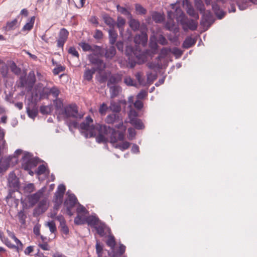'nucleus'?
<instances>
[{
    "mask_svg": "<svg viewBox=\"0 0 257 257\" xmlns=\"http://www.w3.org/2000/svg\"><path fill=\"white\" fill-rule=\"evenodd\" d=\"M68 53L69 54L71 55L72 56H73L74 57H76L78 59L79 57V54L78 51H77L76 48L73 46L70 47L68 49Z\"/></svg>",
    "mask_w": 257,
    "mask_h": 257,
    "instance_id": "864d4df0",
    "label": "nucleus"
},
{
    "mask_svg": "<svg viewBox=\"0 0 257 257\" xmlns=\"http://www.w3.org/2000/svg\"><path fill=\"white\" fill-rule=\"evenodd\" d=\"M105 227V224L101 222L94 227L97 234L101 237L104 236L105 234L104 232Z\"/></svg>",
    "mask_w": 257,
    "mask_h": 257,
    "instance_id": "c756f323",
    "label": "nucleus"
},
{
    "mask_svg": "<svg viewBox=\"0 0 257 257\" xmlns=\"http://www.w3.org/2000/svg\"><path fill=\"white\" fill-rule=\"evenodd\" d=\"M35 21V17H32L29 20L28 22L24 26L22 31L23 32L30 31L32 29L34 26V24Z\"/></svg>",
    "mask_w": 257,
    "mask_h": 257,
    "instance_id": "cd10ccee",
    "label": "nucleus"
},
{
    "mask_svg": "<svg viewBox=\"0 0 257 257\" xmlns=\"http://www.w3.org/2000/svg\"><path fill=\"white\" fill-rule=\"evenodd\" d=\"M212 8L214 14L219 19H221L224 17L225 13L223 10L220 9L218 4L216 3L212 4Z\"/></svg>",
    "mask_w": 257,
    "mask_h": 257,
    "instance_id": "4be33fe9",
    "label": "nucleus"
},
{
    "mask_svg": "<svg viewBox=\"0 0 257 257\" xmlns=\"http://www.w3.org/2000/svg\"><path fill=\"white\" fill-rule=\"evenodd\" d=\"M110 89V93L111 97L117 96L119 92L120 87L118 86L113 85L108 87Z\"/></svg>",
    "mask_w": 257,
    "mask_h": 257,
    "instance_id": "58836bf2",
    "label": "nucleus"
},
{
    "mask_svg": "<svg viewBox=\"0 0 257 257\" xmlns=\"http://www.w3.org/2000/svg\"><path fill=\"white\" fill-rule=\"evenodd\" d=\"M131 144L127 141L123 142L121 143L116 144L114 146L115 148L119 149L121 151H124L127 149L130 146Z\"/></svg>",
    "mask_w": 257,
    "mask_h": 257,
    "instance_id": "79ce46f5",
    "label": "nucleus"
},
{
    "mask_svg": "<svg viewBox=\"0 0 257 257\" xmlns=\"http://www.w3.org/2000/svg\"><path fill=\"white\" fill-rule=\"evenodd\" d=\"M117 11L120 13V14L127 17L128 18H131L132 15L125 8L120 6L119 5H116Z\"/></svg>",
    "mask_w": 257,
    "mask_h": 257,
    "instance_id": "f704fd0d",
    "label": "nucleus"
},
{
    "mask_svg": "<svg viewBox=\"0 0 257 257\" xmlns=\"http://www.w3.org/2000/svg\"><path fill=\"white\" fill-rule=\"evenodd\" d=\"M92 122V118L90 116H87L85 118V121L80 124V129L86 131V132L83 133V135L86 138L94 137L96 135L95 132L96 124L95 125H91L90 123Z\"/></svg>",
    "mask_w": 257,
    "mask_h": 257,
    "instance_id": "20e7f679",
    "label": "nucleus"
},
{
    "mask_svg": "<svg viewBox=\"0 0 257 257\" xmlns=\"http://www.w3.org/2000/svg\"><path fill=\"white\" fill-rule=\"evenodd\" d=\"M130 123L137 130H143L145 128V125L142 121L139 119H132Z\"/></svg>",
    "mask_w": 257,
    "mask_h": 257,
    "instance_id": "c85d7f7f",
    "label": "nucleus"
},
{
    "mask_svg": "<svg viewBox=\"0 0 257 257\" xmlns=\"http://www.w3.org/2000/svg\"><path fill=\"white\" fill-rule=\"evenodd\" d=\"M195 6L201 14L204 13L205 11L204 5L202 0H195Z\"/></svg>",
    "mask_w": 257,
    "mask_h": 257,
    "instance_id": "e433bc0d",
    "label": "nucleus"
},
{
    "mask_svg": "<svg viewBox=\"0 0 257 257\" xmlns=\"http://www.w3.org/2000/svg\"><path fill=\"white\" fill-rule=\"evenodd\" d=\"M105 122L108 124H114L115 127L120 128L123 126L122 118L121 115L118 113H111L108 115L105 119Z\"/></svg>",
    "mask_w": 257,
    "mask_h": 257,
    "instance_id": "9d476101",
    "label": "nucleus"
},
{
    "mask_svg": "<svg viewBox=\"0 0 257 257\" xmlns=\"http://www.w3.org/2000/svg\"><path fill=\"white\" fill-rule=\"evenodd\" d=\"M35 190V187L33 183H29L24 187V191L25 193H31Z\"/></svg>",
    "mask_w": 257,
    "mask_h": 257,
    "instance_id": "6e6d98bb",
    "label": "nucleus"
},
{
    "mask_svg": "<svg viewBox=\"0 0 257 257\" xmlns=\"http://www.w3.org/2000/svg\"><path fill=\"white\" fill-rule=\"evenodd\" d=\"M79 45L81 47L84 52L90 51L91 50V46L86 42H81Z\"/></svg>",
    "mask_w": 257,
    "mask_h": 257,
    "instance_id": "13d9d810",
    "label": "nucleus"
},
{
    "mask_svg": "<svg viewBox=\"0 0 257 257\" xmlns=\"http://www.w3.org/2000/svg\"><path fill=\"white\" fill-rule=\"evenodd\" d=\"M108 35L109 43L111 45H113L116 42L118 36L116 32L114 30V28L109 29Z\"/></svg>",
    "mask_w": 257,
    "mask_h": 257,
    "instance_id": "a878e982",
    "label": "nucleus"
},
{
    "mask_svg": "<svg viewBox=\"0 0 257 257\" xmlns=\"http://www.w3.org/2000/svg\"><path fill=\"white\" fill-rule=\"evenodd\" d=\"M86 221L88 225L91 227H94L100 223L99 218L96 215H90L88 216Z\"/></svg>",
    "mask_w": 257,
    "mask_h": 257,
    "instance_id": "b1692460",
    "label": "nucleus"
},
{
    "mask_svg": "<svg viewBox=\"0 0 257 257\" xmlns=\"http://www.w3.org/2000/svg\"><path fill=\"white\" fill-rule=\"evenodd\" d=\"M169 52L178 58L180 57L183 54L182 51L177 47H174L172 49L169 48Z\"/></svg>",
    "mask_w": 257,
    "mask_h": 257,
    "instance_id": "3c124183",
    "label": "nucleus"
},
{
    "mask_svg": "<svg viewBox=\"0 0 257 257\" xmlns=\"http://www.w3.org/2000/svg\"><path fill=\"white\" fill-rule=\"evenodd\" d=\"M202 16L200 21V25L203 28L206 27V30H207L209 27L214 22V19L210 11H207L206 13H201Z\"/></svg>",
    "mask_w": 257,
    "mask_h": 257,
    "instance_id": "f8f14e48",
    "label": "nucleus"
},
{
    "mask_svg": "<svg viewBox=\"0 0 257 257\" xmlns=\"http://www.w3.org/2000/svg\"><path fill=\"white\" fill-rule=\"evenodd\" d=\"M46 172H47L48 175L50 173L49 170L47 169L46 166L44 164L40 165L37 168V173L39 175H42Z\"/></svg>",
    "mask_w": 257,
    "mask_h": 257,
    "instance_id": "de8ad7c7",
    "label": "nucleus"
},
{
    "mask_svg": "<svg viewBox=\"0 0 257 257\" xmlns=\"http://www.w3.org/2000/svg\"><path fill=\"white\" fill-rule=\"evenodd\" d=\"M47 226L49 227L50 231L51 233H54L56 231V226L55 222L53 221H49L47 223Z\"/></svg>",
    "mask_w": 257,
    "mask_h": 257,
    "instance_id": "e2e57ef3",
    "label": "nucleus"
},
{
    "mask_svg": "<svg viewBox=\"0 0 257 257\" xmlns=\"http://www.w3.org/2000/svg\"><path fill=\"white\" fill-rule=\"evenodd\" d=\"M36 81L35 74L34 71H31L27 76L26 72L24 71L19 77L17 82L18 87L24 88L28 87L31 90L34 86Z\"/></svg>",
    "mask_w": 257,
    "mask_h": 257,
    "instance_id": "7ed1b4c3",
    "label": "nucleus"
},
{
    "mask_svg": "<svg viewBox=\"0 0 257 257\" xmlns=\"http://www.w3.org/2000/svg\"><path fill=\"white\" fill-rule=\"evenodd\" d=\"M135 10L139 15H145L147 13V10L144 8L141 5L139 4H136L135 6Z\"/></svg>",
    "mask_w": 257,
    "mask_h": 257,
    "instance_id": "37998d69",
    "label": "nucleus"
},
{
    "mask_svg": "<svg viewBox=\"0 0 257 257\" xmlns=\"http://www.w3.org/2000/svg\"><path fill=\"white\" fill-rule=\"evenodd\" d=\"M109 108L113 112H115L116 113H119L121 110L120 105L114 101L110 103Z\"/></svg>",
    "mask_w": 257,
    "mask_h": 257,
    "instance_id": "4c0bfd02",
    "label": "nucleus"
},
{
    "mask_svg": "<svg viewBox=\"0 0 257 257\" xmlns=\"http://www.w3.org/2000/svg\"><path fill=\"white\" fill-rule=\"evenodd\" d=\"M50 92H51V94L52 95V96L56 98H57L60 91L59 89L55 86H53L51 88H50Z\"/></svg>",
    "mask_w": 257,
    "mask_h": 257,
    "instance_id": "5fc2aeb1",
    "label": "nucleus"
},
{
    "mask_svg": "<svg viewBox=\"0 0 257 257\" xmlns=\"http://www.w3.org/2000/svg\"><path fill=\"white\" fill-rule=\"evenodd\" d=\"M64 195L57 192H55L54 195V202H59V203H62Z\"/></svg>",
    "mask_w": 257,
    "mask_h": 257,
    "instance_id": "052dcab7",
    "label": "nucleus"
},
{
    "mask_svg": "<svg viewBox=\"0 0 257 257\" xmlns=\"http://www.w3.org/2000/svg\"><path fill=\"white\" fill-rule=\"evenodd\" d=\"M95 70L91 68V69L87 68L85 69L83 74V78L88 81L92 80L93 74L95 73Z\"/></svg>",
    "mask_w": 257,
    "mask_h": 257,
    "instance_id": "bb28decb",
    "label": "nucleus"
},
{
    "mask_svg": "<svg viewBox=\"0 0 257 257\" xmlns=\"http://www.w3.org/2000/svg\"><path fill=\"white\" fill-rule=\"evenodd\" d=\"M125 246L123 244L120 243L118 249H111L108 251V254L109 257H121L125 252Z\"/></svg>",
    "mask_w": 257,
    "mask_h": 257,
    "instance_id": "2eb2a0df",
    "label": "nucleus"
},
{
    "mask_svg": "<svg viewBox=\"0 0 257 257\" xmlns=\"http://www.w3.org/2000/svg\"><path fill=\"white\" fill-rule=\"evenodd\" d=\"M69 36V32L65 28H61L58 34V38L57 40V46L58 48L63 49L64 45L67 41Z\"/></svg>",
    "mask_w": 257,
    "mask_h": 257,
    "instance_id": "ddd939ff",
    "label": "nucleus"
},
{
    "mask_svg": "<svg viewBox=\"0 0 257 257\" xmlns=\"http://www.w3.org/2000/svg\"><path fill=\"white\" fill-rule=\"evenodd\" d=\"M106 126V125H101L96 123V128H95V132L96 135V141L98 144H107L108 142V139L106 136L107 135V132H103V127Z\"/></svg>",
    "mask_w": 257,
    "mask_h": 257,
    "instance_id": "1a4fd4ad",
    "label": "nucleus"
},
{
    "mask_svg": "<svg viewBox=\"0 0 257 257\" xmlns=\"http://www.w3.org/2000/svg\"><path fill=\"white\" fill-rule=\"evenodd\" d=\"M65 68L61 65H58L53 69V73L56 75L59 74V73L64 71Z\"/></svg>",
    "mask_w": 257,
    "mask_h": 257,
    "instance_id": "774afa93",
    "label": "nucleus"
},
{
    "mask_svg": "<svg viewBox=\"0 0 257 257\" xmlns=\"http://www.w3.org/2000/svg\"><path fill=\"white\" fill-rule=\"evenodd\" d=\"M104 50L103 55L106 59H112L116 54V49L113 45L106 47Z\"/></svg>",
    "mask_w": 257,
    "mask_h": 257,
    "instance_id": "aec40b11",
    "label": "nucleus"
},
{
    "mask_svg": "<svg viewBox=\"0 0 257 257\" xmlns=\"http://www.w3.org/2000/svg\"><path fill=\"white\" fill-rule=\"evenodd\" d=\"M128 133V138L130 140H132L136 135V132L134 128L132 127H129L127 130Z\"/></svg>",
    "mask_w": 257,
    "mask_h": 257,
    "instance_id": "0e129e2a",
    "label": "nucleus"
},
{
    "mask_svg": "<svg viewBox=\"0 0 257 257\" xmlns=\"http://www.w3.org/2000/svg\"><path fill=\"white\" fill-rule=\"evenodd\" d=\"M106 244L108 246L110 247V249L115 247L116 245V241L114 236L113 235H108V239L106 241Z\"/></svg>",
    "mask_w": 257,
    "mask_h": 257,
    "instance_id": "c9c22d12",
    "label": "nucleus"
},
{
    "mask_svg": "<svg viewBox=\"0 0 257 257\" xmlns=\"http://www.w3.org/2000/svg\"><path fill=\"white\" fill-rule=\"evenodd\" d=\"M91 52H96L97 55H99L100 56L103 55L104 50L103 48L101 46H99L96 45H94L91 46Z\"/></svg>",
    "mask_w": 257,
    "mask_h": 257,
    "instance_id": "ea45409f",
    "label": "nucleus"
},
{
    "mask_svg": "<svg viewBox=\"0 0 257 257\" xmlns=\"http://www.w3.org/2000/svg\"><path fill=\"white\" fill-rule=\"evenodd\" d=\"M52 111V107L50 105L41 106L40 108V111L42 114H50Z\"/></svg>",
    "mask_w": 257,
    "mask_h": 257,
    "instance_id": "49530a36",
    "label": "nucleus"
},
{
    "mask_svg": "<svg viewBox=\"0 0 257 257\" xmlns=\"http://www.w3.org/2000/svg\"><path fill=\"white\" fill-rule=\"evenodd\" d=\"M125 54L131 68H134L136 64H140L144 61V55L139 46L136 45L135 48L131 45L126 46Z\"/></svg>",
    "mask_w": 257,
    "mask_h": 257,
    "instance_id": "f03ea898",
    "label": "nucleus"
},
{
    "mask_svg": "<svg viewBox=\"0 0 257 257\" xmlns=\"http://www.w3.org/2000/svg\"><path fill=\"white\" fill-rule=\"evenodd\" d=\"M174 11H168V20L165 24V28L170 31H173L174 33H177L179 32V28L175 27V24L174 21Z\"/></svg>",
    "mask_w": 257,
    "mask_h": 257,
    "instance_id": "9b49d317",
    "label": "nucleus"
},
{
    "mask_svg": "<svg viewBox=\"0 0 257 257\" xmlns=\"http://www.w3.org/2000/svg\"><path fill=\"white\" fill-rule=\"evenodd\" d=\"M196 40L195 39L188 36L184 41L182 47L185 49H189L194 46L196 43Z\"/></svg>",
    "mask_w": 257,
    "mask_h": 257,
    "instance_id": "5701e85b",
    "label": "nucleus"
},
{
    "mask_svg": "<svg viewBox=\"0 0 257 257\" xmlns=\"http://www.w3.org/2000/svg\"><path fill=\"white\" fill-rule=\"evenodd\" d=\"M8 182L10 188H13L14 191H18L20 186L19 179L13 172L10 173Z\"/></svg>",
    "mask_w": 257,
    "mask_h": 257,
    "instance_id": "4468645a",
    "label": "nucleus"
},
{
    "mask_svg": "<svg viewBox=\"0 0 257 257\" xmlns=\"http://www.w3.org/2000/svg\"><path fill=\"white\" fill-rule=\"evenodd\" d=\"M27 112L29 117L34 119L37 116L38 111L36 108L30 109L29 107H27Z\"/></svg>",
    "mask_w": 257,
    "mask_h": 257,
    "instance_id": "a19ab883",
    "label": "nucleus"
},
{
    "mask_svg": "<svg viewBox=\"0 0 257 257\" xmlns=\"http://www.w3.org/2000/svg\"><path fill=\"white\" fill-rule=\"evenodd\" d=\"M129 19V26L134 31L138 30L140 27V23L139 21L135 19H133L132 17Z\"/></svg>",
    "mask_w": 257,
    "mask_h": 257,
    "instance_id": "2f4dec72",
    "label": "nucleus"
},
{
    "mask_svg": "<svg viewBox=\"0 0 257 257\" xmlns=\"http://www.w3.org/2000/svg\"><path fill=\"white\" fill-rule=\"evenodd\" d=\"M61 114L65 115L67 117H72L79 119L83 116V114L78 112V106L76 104H71L64 107Z\"/></svg>",
    "mask_w": 257,
    "mask_h": 257,
    "instance_id": "0eeeda50",
    "label": "nucleus"
},
{
    "mask_svg": "<svg viewBox=\"0 0 257 257\" xmlns=\"http://www.w3.org/2000/svg\"><path fill=\"white\" fill-rule=\"evenodd\" d=\"M134 40L136 45L141 44L143 46H145L148 41L147 34L146 33L142 32L140 34L136 35Z\"/></svg>",
    "mask_w": 257,
    "mask_h": 257,
    "instance_id": "f3484780",
    "label": "nucleus"
},
{
    "mask_svg": "<svg viewBox=\"0 0 257 257\" xmlns=\"http://www.w3.org/2000/svg\"><path fill=\"white\" fill-rule=\"evenodd\" d=\"M61 228V231L64 234L67 235L69 234V229L66 225V222L60 225Z\"/></svg>",
    "mask_w": 257,
    "mask_h": 257,
    "instance_id": "69168bd1",
    "label": "nucleus"
},
{
    "mask_svg": "<svg viewBox=\"0 0 257 257\" xmlns=\"http://www.w3.org/2000/svg\"><path fill=\"white\" fill-rule=\"evenodd\" d=\"M95 54H90L88 55V58L89 62L95 66L92 68L95 70V72L100 74L105 69L106 64L102 60L95 57Z\"/></svg>",
    "mask_w": 257,
    "mask_h": 257,
    "instance_id": "6e6552de",
    "label": "nucleus"
},
{
    "mask_svg": "<svg viewBox=\"0 0 257 257\" xmlns=\"http://www.w3.org/2000/svg\"><path fill=\"white\" fill-rule=\"evenodd\" d=\"M135 77H136V79H137V80L138 81V82H139V84L140 85H143V86H145L146 85V80H145V78L144 77H142L141 72H137L135 74Z\"/></svg>",
    "mask_w": 257,
    "mask_h": 257,
    "instance_id": "8fccbe9b",
    "label": "nucleus"
},
{
    "mask_svg": "<svg viewBox=\"0 0 257 257\" xmlns=\"http://www.w3.org/2000/svg\"><path fill=\"white\" fill-rule=\"evenodd\" d=\"M96 253L98 257L102 256L103 254V245L98 241L96 243Z\"/></svg>",
    "mask_w": 257,
    "mask_h": 257,
    "instance_id": "c03bdc74",
    "label": "nucleus"
},
{
    "mask_svg": "<svg viewBox=\"0 0 257 257\" xmlns=\"http://www.w3.org/2000/svg\"><path fill=\"white\" fill-rule=\"evenodd\" d=\"M48 205L46 199L41 200L38 206L34 210V214L39 215L44 213L48 209Z\"/></svg>",
    "mask_w": 257,
    "mask_h": 257,
    "instance_id": "dca6fc26",
    "label": "nucleus"
},
{
    "mask_svg": "<svg viewBox=\"0 0 257 257\" xmlns=\"http://www.w3.org/2000/svg\"><path fill=\"white\" fill-rule=\"evenodd\" d=\"M43 195L42 191L39 190L37 192L28 196V199L29 203L31 206L36 205Z\"/></svg>",
    "mask_w": 257,
    "mask_h": 257,
    "instance_id": "a211bd4d",
    "label": "nucleus"
},
{
    "mask_svg": "<svg viewBox=\"0 0 257 257\" xmlns=\"http://www.w3.org/2000/svg\"><path fill=\"white\" fill-rule=\"evenodd\" d=\"M108 109V107L107 105L105 103H103L99 106V112L101 115H105Z\"/></svg>",
    "mask_w": 257,
    "mask_h": 257,
    "instance_id": "bf43d9fd",
    "label": "nucleus"
},
{
    "mask_svg": "<svg viewBox=\"0 0 257 257\" xmlns=\"http://www.w3.org/2000/svg\"><path fill=\"white\" fill-rule=\"evenodd\" d=\"M18 218L20 222L22 225H24L26 223V219L27 218L26 215L25 214L24 210H20L18 214Z\"/></svg>",
    "mask_w": 257,
    "mask_h": 257,
    "instance_id": "a18cd8bd",
    "label": "nucleus"
},
{
    "mask_svg": "<svg viewBox=\"0 0 257 257\" xmlns=\"http://www.w3.org/2000/svg\"><path fill=\"white\" fill-rule=\"evenodd\" d=\"M78 200L74 194H69L67 198L65 200L64 205L66 207H74L77 204Z\"/></svg>",
    "mask_w": 257,
    "mask_h": 257,
    "instance_id": "6ab92c4d",
    "label": "nucleus"
},
{
    "mask_svg": "<svg viewBox=\"0 0 257 257\" xmlns=\"http://www.w3.org/2000/svg\"><path fill=\"white\" fill-rule=\"evenodd\" d=\"M10 68L11 71L16 75H19L22 72L21 69L17 66L16 64L12 61L10 65Z\"/></svg>",
    "mask_w": 257,
    "mask_h": 257,
    "instance_id": "473e14b6",
    "label": "nucleus"
},
{
    "mask_svg": "<svg viewBox=\"0 0 257 257\" xmlns=\"http://www.w3.org/2000/svg\"><path fill=\"white\" fill-rule=\"evenodd\" d=\"M55 106L56 108V110L57 111L60 110L59 113L61 114V113L64 111L63 104V102L61 100L59 101H55Z\"/></svg>",
    "mask_w": 257,
    "mask_h": 257,
    "instance_id": "603ef678",
    "label": "nucleus"
},
{
    "mask_svg": "<svg viewBox=\"0 0 257 257\" xmlns=\"http://www.w3.org/2000/svg\"><path fill=\"white\" fill-rule=\"evenodd\" d=\"M103 20L104 23L109 26V29H114L115 25V21L108 15L105 14L103 16Z\"/></svg>",
    "mask_w": 257,
    "mask_h": 257,
    "instance_id": "393cba45",
    "label": "nucleus"
},
{
    "mask_svg": "<svg viewBox=\"0 0 257 257\" xmlns=\"http://www.w3.org/2000/svg\"><path fill=\"white\" fill-rule=\"evenodd\" d=\"M103 132H107V135L110 138V143L114 144L118 141H123L124 139L125 129L123 131L116 130L114 128L106 125L102 128Z\"/></svg>",
    "mask_w": 257,
    "mask_h": 257,
    "instance_id": "39448f33",
    "label": "nucleus"
},
{
    "mask_svg": "<svg viewBox=\"0 0 257 257\" xmlns=\"http://www.w3.org/2000/svg\"><path fill=\"white\" fill-rule=\"evenodd\" d=\"M158 43L162 45H166L168 44V41L163 35H160L158 37Z\"/></svg>",
    "mask_w": 257,
    "mask_h": 257,
    "instance_id": "680f3d73",
    "label": "nucleus"
},
{
    "mask_svg": "<svg viewBox=\"0 0 257 257\" xmlns=\"http://www.w3.org/2000/svg\"><path fill=\"white\" fill-rule=\"evenodd\" d=\"M38 162V159L33 157L32 154L26 152L22 157V165L24 170L28 171L35 167Z\"/></svg>",
    "mask_w": 257,
    "mask_h": 257,
    "instance_id": "423d86ee",
    "label": "nucleus"
},
{
    "mask_svg": "<svg viewBox=\"0 0 257 257\" xmlns=\"http://www.w3.org/2000/svg\"><path fill=\"white\" fill-rule=\"evenodd\" d=\"M124 83L127 86H134L136 85V82L130 76H126L124 78Z\"/></svg>",
    "mask_w": 257,
    "mask_h": 257,
    "instance_id": "4d7b16f0",
    "label": "nucleus"
},
{
    "mask_svg": "<svg viewBox=\"0 0 257 257\" xmlns=\"http://www.w3.org/2000/svg\"><path fill=\"white\" fill-rule=\"evenodd\" d=\"M122 76L118 73L110 75L109 77L107 83V87L110 86L111 85L116 84L121 81Z\"/></svg>",
    "mask_w": 257,
    "mask_h": 257,
    "instance_id": "412c9836",
    "label": "nucleus"
},
{
    "mask_svg": "<svg viewBox=\"0 0 257 257\" xmlns=\"http://www.w3.org/2000/svg\"><path fill=\"white\" fill-rule=\"evenodd\" d=\"M172 9H174V17L182 26L185 32L189 30L195 31L198 27V23L195 20L189 19L179 7H176V4H172Z\"/></svg>",
    "mask_w": 257,
    "mask_h": 257,
    "instance_id": "f257e3e1",
    "label": "nucleus"
},
{
    "mask_svg": "<svg viewBox=\"0 0 257 257\" xmlns=\"http://www.w3.org/2000/svg\"><path fill=\"white\" fill-rule=\"evenodd\" d=\"M125 24V21L124 18L121 17H117V22L116 25L118 28L119 33L122 34L124 31V26Z\"/></svg>",
    "mask_w": 257,
    "mask_h": 257,
    "instance_id": "7c9ffc66",
    "label": "nucleus"
},
{
    "mask_svg": "<svg viewBox=\"0 0 257 257\" xmlns=\"http://www.w3.org/2000/svg\"><path fill=\"white\" fill-rule=\"evenodd\" d=\"M18 19L17 18H15L13 21L11 22H8L7 23L6 29L7 30H13L15 28V26L17 24Z\"/></svg>",
    "mask_w": 257,
    "mask_h": 257,
    "instance_id": "09e8293b",
    "label": "nucleus"
},
{
    "mask_svg": "<svg viewBox=\"0 0 257 257\" xmlns=\"http://www.w3.org/2000/svg\"><path fill=\"white\" fill-rule=\"evenodd\" d=\"M149 47L151 50L154 51V52L157 51L158 49V45L157 42L155 41H151L149 43Z\"/></svg>",
    "mask_w": 257,
    "mask_h": 257,
    "instance_id": "338daca9",
    "label": "nucleus"
},
{
    "mask_svg": "<svg viewBox=\"0 0 257 257\" xmlns=\"http://www.w3.org/2000/svg\"><path fill=\"white\" fill-rule=\"evenodd\" d=\"M187 13L191 17L194 18L196 20H198L199 18L198 14L196 12L194 9L191 6H188L186 10Z\"/></svg>",
    "mask_w": 257,
    "mask_h": 257,
    "instance_id": "72a5a7b5",
    "label": "nucleus"
}]
</instances>
